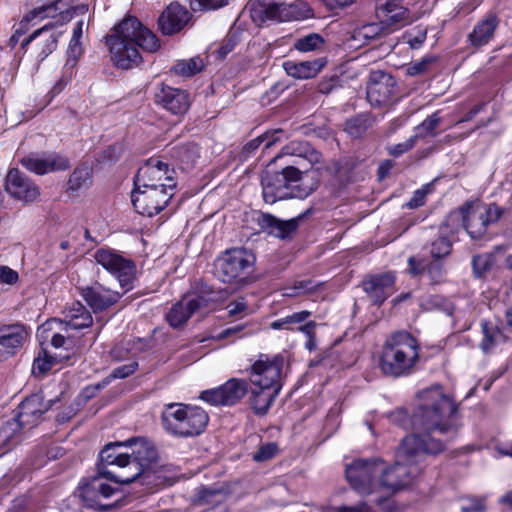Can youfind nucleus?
I'll return each mask as SVG.
<instances>
[{
  "instance_id": "a18cd8bd",
  "label": "nucleus",
  "mask_w": 512,
  "mask_h": 512,
  "mask_svg": "<svg viewBox=\"0 0 512 512\" xmlns=\"http://www.w3.org/2000/svg\"><path fill=\"white\" fill-rule=\"evenodd\" d=\"M498 25V17L490 13L478 22L472 32H494L498 28Z\"/></svg>"
},
{
  "instance_id": "423d86ee",
  "label": "nucleus",
  "mask_w": 512,
  "mask_h": 512,
  "mask_svg": "<svg viewBox=\"0 0 512 512\" xmlns=\"http://www.w3.org/2000/svg\"><path fill=\"white\" fill-rule=\"evenodd\" d=\"M161 419L164 430L180 438L200 435L209 421L208 414L201 407L183 403L166 405Z\"/></svg>"
},
{
  "instance_id": "052dcab7",
  "label": "nucleus",
  "mask_w": 512,
  "mask_h": 512,
  "mask_svg": "<svg viewBox=\"0 0 512 512\" xmlns=\"http://www.w3.org/2000/svg\"><path fill=\"white\" fill-rule=\"evenodd\" d=\"M409 272L413 276H419L422 274H426V267L423 262L417 261L414 257H410L408 259Z\"/></svg>"
},
{
  "instance_id": "bb28decb",
  "label": "nucleus",
  "mask_w": 512,
  "mask_h": 512,
  "mask_svg": "<svg viewBox=\"0 0 512 512\" xmlns=\"http://www.w3.org/2000/svg\"><path fill=\"white\" fill-rule=\"evenodd\" d=\"M82 297L94 312L103 311L115 304L120 294L101 285H95L82 289Z\"/></svg>"
},
{
  "instance_id": "f704fd0d",
  "label": "nucleus",
  "mask_w": 512,
  "mask_h": 512,
  "mask_svg": "<svg viewBox=\"0 0 512 512\" xmlns=\"http://www.w3.org/2000/svg\"><path fill=\"white\" fill-rule=\"evenodd\" d=\"M22 427L15 420L11 419L0 427V448H6L16 443L19 439V432Z\"/></svg>"
},
{
  "instance_id": "f3484780",
  "label": "nucleus",
  "mask_w": 512,
  "mask_h": 512,
  "mask_svg": "<svg viewBox=\"0 0 512 512\" xmlns=\"http://www.w3.org/2000/svg\"><path fill=\"white\" fill-rule=\"evenodd\" d=\"M173 194V191L165 188L135 186L132 204L139 214L152 217L165 208Z\"/></svg>"
},
{
  "instance_id": "a19ab883",
  "label": "nucleus",
  "mask_w": 512,
  "mask_h": 512,
  "mask_svg": "<svg viewBox=\"0 0 512 512\" xmlns=\"http://www.w3.org/2000/svg\"><path fill=\"white\" fill-rule=\"evenodd\" d=\"M472 265L476 275L481 277L491 269L493 265V255L488 253L476 255L473 257Z\"/></svg>"
},
{
  "instance_id": "5701e85b",
  "label": "nucleus",
  "mask_w": 512,
  "mask_h": 512,
  "mask_svg": "<svg viewBox=\"0 0 512 512\" xmlns=\"http://www.w3.org/2000/svg\"><path fill=\"white\" fill-rule=\"evenodd\" d=\"M155 101L175 115L186 113L191 103L186 91L164 84H161L156 92Z\"/></svg>"
},
{
  "instance_id": "f8f14e48",
  "label": "nucleus",
  "mask_w": 512,
  "mask_h": 512,
  "mask_svg": "<svg viewBox=\"0 0 512 512\" xmlns=\"http://www.w3.org/2000/svg\"><path fill=\"white\" fill-rule=\"evenodd\" d=\"M93 257L97 264L118 280L120 286L125 291L132 288L136 275V266L130 259L109 248L98 249Z\"/></svg>"
},
{
  "instance_id": "c9c22d12",
  "label": "nucleus",
  "mask_w": 512,
  "mask_h": 512,
  "mask_svg": "<svg viewBox=\"0 0 512 512\" xmlns=\"http://www.w3.org/2000/svg\"><path fill=\"white\" fill-rule=\"evenodd\" d=\"M91 184V168L87 165L76 168L68 181V187L72 191H78L89 187Z\"/></svg>"
},
{
  "instance_id": "de8ad7c7",
  "label": "nucleus",
  "mask_w": 512,
  "mask_h": 512,
  "mask_svg": "<svg viewBox=\"0 0 512 512\" xmlns=\"http://www.w3.org/2000/svg\"><path fill=\"white\" fill-rule=\"evenodd\" d=\"M430 190L431 184H428L423 188L416 190L411 199L405 204V206L409 209H415L424 205L425 198L427 194L430 192Z\"/></svg>"
},
{
  "instance_id": "393cba45",
  "label": "nucleus",
  "mask_w": 512,
  "mask_h": 512,
  "mask_svg": "<svg viewBox=\"0 0 512 512\" xmlns=\"http://www.w3.org/2000/svg\"><path fill=\"white\" fill-rule=\"evenodd\" d=\"M395 276L390 273H383L371 276L363 282L364 291L374 303L380 304L395 291Z\"/></svg>"
},
{
  "instance_id": "a878e982",
  "label": "nucleus",
  "mask_w": 512,
  "mask_h": 512,
  "mask_svg": "<svg viewBox=\"0 0 512 512\" xmlns=\"http://www.w3.org/2000/svg\"><path fill=\"white\" fill-rule=\"evenodd\" d=\"M28 332L22 325L7 327L0 335V361L13 356L27 340Z\"/></svg>"
},
{
  "instance_id": "864d4df0",
  "label": "nucleus",
  "mask_w": 512,
  "mask_h": 512,
  "mask_svg": "<svg viewBox=\"0 0 512 512\" xmlns=\"http://www.w3.org/2000/svg\"><path fill=\"white\" fill-rule=\"evenodd\" d=\"M19 279L18 273L8 266H0V283L14 285Z\"/></svg>"
},
{
  "instance_id": "4be33fe9",
  "label": "nucleus",
  "mask_w": 512,
  "mask_h": 512,
  "mask_svg": "<svg viewBox=\"0 0 512 512\" xmlns=\"http://www.w3.org/2000/svg\"><path fill=\"white\" fill-rule=\"evenodd\" d=\"M192 14L179 3H171L158 17L161 32H181L192 27Z\"/></svg>"
},
{
  "instance_id": "dca6fc26",
  "label": "nucleus",
  "mask_w": 512,
  "mask_h": 512,
  "mask_svg": "<svg viewBox=\"0 0 512 512\" xmlns=\"http://www.w3.org/2000/svg\"><path fill=\"white\" fill-rule=\"evenodd\" d=\"M284 362L285 358L281 354L272 358L261 355L251 367L250 382L252 386L272 387L280 390Z\"/></svg>"
},
{
  "instance_id": "20e7f679",
  "label": "nucleus",
  "mask_w": 512,
  "mask_h": 512,
  "mask_svg": "<svg viewBox=\"0 0 512 512\" xmlns=\"http://www.w3.org/2000/svg\"><path fill=\"white\" fill-rule=\"evenodd\" d=\"M419 360V345L408 332L390 334L383 346L379 361L385 375L399 377L410 374Z\"/></svg>"
},
{
  "instance_id": "72a5a7b5",
  "label": "nucleus",
  "mask_w": 512,
  "mask_h": 512,
  "mask_svg": "<svg viewBox=\"0 0 512 512\" xmlns=\"http://www.w3.org/2000/svg\"><path fill=\"white\" fill-rule=\"evenodd\" d=\"M449 225L450 222L447 221L441 227L442 234L430 244V255L436 261L446 258L452 251V241L444 235L447 232Z\"/></svg>"
},
{
  "instance_id": "b1692460",
  "label": "nucleus",
  "mask_w": 512,
  "mask_h": 512,
  "mask_svg": "<svg viewBox=\"0 0 512 512\" xmlns=\"http://www.w3.org/2000/svg\"><path fill=\"white\" fill-rule=\"evenodd\" d=\"M20 162L28 171L38 175L65 170L69 167L68 160L57 154H50L45 157L31 154L23 157Z\"/></svg>"
},
{
  "instance_id": "9d476101",
  "label": "nucleus",
  "mask_w": 512,
  "mask_h": 512,
  "mask_svg": "<svg viewBox=\"0 0 512 512\" xmlns=\"http://www.w3.org/2000/svg\"><path fill=\"white\" fill-rule=\"evenodd\" d=\"M93 318L90 312L80 303L73 302L63 312V319H52L47 321L41 329L38 330V336L42 333L58 328L60 332H55L51 343L55 348H60L65 343L66 337H71V330H79L91 326Z\"/></svg>"
},
{
  "instance_id": "3c124183",
  "label": "nucleus",
  "mask_w": 512,
  "mask_h": 512,
  "mask_svg": "<svg viewBox=\"0 0 512 512\" xmlns=\"http://www.w3.org/2000/svg\"><path fill=\"white\" fill-rule=\"evenodd\" d=\"M227 0H191L193 10H212L226 5Z\"/></svg>"
},
{
  "instance_id": "774afa93",
  "label": "nucleus",
  "mask_w": 512,
  "mask_h": 512,
  "mask_svg": "<svg viewBox=\"0 0 512 512\" xmlns=\"http://www.w3.org/2000/svg\"><path fill=\"white\" fill-rule=\"evenodd\" d=\"M265 138L266 136H258L257 138L251 140L250 142H248L245 147H244V150L247 151V152H253L254 150H256L261 144H263V142L265 141Z\"/></svg>"
},
{
  "instance_id": "4468645a",
  "label": "nucleus",
  "mask_w": 512,
  "mask_h": 512,
  "mask_svg": "<svg viewBox=\"0 0 512 512\" xmlns=\"http://www.w3.org/2000/svg\"><path fill=\"white\" fill-rule=\"evenodd\" d=\"M132 36V34H107L105 36L110 59L119 69H132L142 61Z\"/></svg>"
},
{
  "instance_id": "aec40b11",
  "label": "nucleus",
  "mask_w": 512,
  "mask_h": 512,
  "mask_svg": "<svg viewBox=\"0 0 512 512\" xmlns=\"http://www.w3.org/2000/svg\"><path fill=\"white\" fill-rule=\"evenodd\" d=\"M6 190L15 199L29 203L40 196L39 187L18 169H11L6 177Z\"/></svg>"
},
{
  "instance_id": "6ab92c4d",
  "label": "nucleus",
  "mask_w": 512,
  "mask_h": 512,
  "mask_svg": "<svg viewBox=\"0 0 512 512\" xmlns=\"http://www.w3.org/2000/svg\"><path fill=\"white\" fill-rule=\"evenodd\" d=\"M247 391L245 380L232 378L217 388L203 391L200 394V399L215 406H230L240 401Z\"/></svg>"
},
{
  "instance_id": "f03ea898",
  "label": "nucleus",
  "mask_w": 512,
  "mask_h": 512,
  "mask_svg": "<svg viewBox=\"0 0 512 512\" xmlns=\"http://www.w3.org/2000/svg\"><path fill=\"white\" fill-rule=\"evenodd\" d=\"M100 459L107 465L103 475L115 483L129 484L147 477L157 463L158 451L152 441L137 437L107 444L100 452Z\"/></svg>"
},
{
  "instance_id": "69168bd1",
  "label": "nucleus",
  "mask_w": 512,
  "mask_h": 512,
  "mask_svg": "<svg viewBox=\"0 0 512 512\" xmlns=\"http://www.w3.org/2000/svg\"><path fill=\"white\" fill-rule=\"evenodd\" d=\"M330 9H343L351 6L356 0H322Z\"/></svg>"
},
{
  "instance_id": "a211bd4d",
  "label": "nucleus",
  "mask_w": 512,
  "mask_h": 512,
  "mask_svg": "<svg viewBox=\"0 0 512 512\" xmlns=\"http://www.w3.org/2000/svg\"><path fill=\"white\" fill-rule=\"evenodd\" d=\"M100 461L102 460L100 459ZM106 468L107 465L101 462L98 468V475L92 477L79 487L80 497L91 508L103 507L101 500L111 497L115 492V489L106 482V480H114L102 473V470Z\"/></svg>"
},
{
  "instance_id": "6e6552de",
  "label": "nucleus",
  "mask_w": 512,
  "mask_h": 512,
  "mask_svg": "<svg viewBox=\"0 0 512 512\" xmlns=\"http://www.w3.org/2000/svg\"><path fill=\"white\" fill-rule=\"evenodd\" d=\"M501 217V210L495 205H487L479 201H468L458 211L450 213L448 222L462 219L463 227L472 239L482 238L490 224Z\"/></svg>"
},
{
  "instance_id": "c756f323",
  "label": "nucleus",
  "mask_w": 512,
  "mask_h": 512,
  "mask_svg": "<svg viewBox=\"0 0 512 512\" xmlns=\"http://www.w3.org/2000/svg\"><path fill=\"white\" fill-rule=\"evenodd\" d=\"M279 391L272 387L252 386L249 403L253 412L259 416L266 415Z\"/></svg>"
},
{
  "instance_id": "f257e3e1",
  "label": "nucleus",
  "mask_w": 512,
  "mask_h": 512,
  "mask_svg": "<svg viewBox=\"0 0 512 512\" xmlns=\"http://www.w3.org/2000/svg\"><path fill=\"white\" fill-rule=\"evenodd\" d=\"M418 397L413 423L422 432L405 437L397 450L395 465H384L378 479V489H385L387 493H394L408 485L418 473L416 468L408 469V465L418 463L425 455H436L444 450L443 440L433 437L431 433L454 435L458 430L456 404L442 387L435 385L424 389Z\"/></svg>"
},
{
  "instance_id": "4d7b16f0",
  "label": "nucleus",
  "mask_w": 512,
  "mask_h": 512,
  "mask_svg": "<svg viewBox=\"0 0 512 512\" xmlns=\"http://www.w3.org/2000/svg\"><path fill=\"white\" fill-rule=\"evenodd\" d=\"M236 43L237 39L235 36L226 37L222 45L217 50L218 57L224 58L228 53H230L234 49Z\"/></svg>"
},
{
  "instance_id": "0eeeda50",
  "label": "nucleus",
  "mask_w": 512,
  "mask_h": 512,
  "mask_svg": "<svg viewBox=\"0 0 512 512\" xmlns=\"http://www.w3.org/2000/svg\"><path fill=\"white\" fill-rule=\"evenodd\" d=\"M310 16L312 10L303 1L278 4L269 0H256L250 5V17L258 27L268 26L269 23L300 21Z\"/></svg>"
},
{
  "instance_id": "0e129e2a",
  "label": "nucleus",
  "mask_w": 512,
  "mask_h": 512,
  "mask_svg": "<svg viewBox=\"0 0 512 512\" xmlns=\"http://www.w3.org/2000/svg\"><path fill=\"white\" fill-rule=\"evenodd\" d=\"M228 312L231 315H236L243 312L246 309V303L243 298H239L227 306Z\"/></svg>"
},
{
  "instance_id": "9b49d317",
  "label": "nucleus",
  "mask_w": 512,
  "mask_h": 512,
  "mask_svg": "<svg viewBox=\"0 0 512 512\" xmlns=\"http://www.w3.org/2000/svg\"><path fill=\"white\" fill-rule=\"evenodd\" d=\"M217 294L209 286L201 285L196 291L185 295L166 315L169 324L177 328L183 325L193 313L208 308L217 301Z\"/></svg>"
},
{
  "instance_id": "338daca9",
  "label": "nucleus",
  "mask_w": 512,
  "mask_h": 512,
  "mask_svg": "<svg viewBox=\"0 0 512 512\" xmlns=\"http://www.w3.org/2000/svg\"><path fill=\"white\" fill-rule=\"evenodd\" d=\"M484 334L485 335L480 346L484 352H488L494 345V338L492 335L487 333L486 327H484Z\"/></svg>"
},
{
  "instance_id": "8fccbe9b",
  "label": "nucleus",
  "mask_w": 512,
  "mask_h": 512,
  "mask_svg": "<svg viewBox=\"0 0 512 512\" xmlns=\"http://www.w3.org/2000/svg\"><path fill=\"white\" fill-rule=\"evenodd\" d=\"M277 452V446L274 443L262 445L257 452L254 453L253 459L257 462H263L272 458Z\"/></svg>"
},
{
  "instance_id": "4c0bfd02",
  "label": "nucleus",
  "mask_w": 512,
  "mask_h": 512,
  "mask_svg": "<svg viewBox=\"0 0 512 512\" xmlns=\"http://www.w3.org/2000/svg\"><path fill=\"white\" fill-rule=\"evenodd\" d=\"M112 32H151L145 28L143 24L132 15H126L119 23H117Z\"/></svg>"
},
{
  "instance_id": "09e8293b",
  "label": "nucleus",
  "mask_w": 512,
  "mask_h": 512,
  "mask_svg": "<svg viewBox=\"0 0 512 512\" xmlns=\"http://www.w3.org/2000/svg\"><path fill=\"white\" fill-rule=\"evenodd\" d=\"M54 362L55 358L47 355L37 357L33 363V373L40 375L45 374L53 367Z\"/></svg>"
},
{
  "instance_id": "1a4fd4ad",
  "label": "nucleus",
  "mask_w": 512,
  "mask_h": 512,
  "mask_svg": "<svg viewBox=\"0 0 512 512\" xmlns=\"http://www.w3.org/2000/svg\"><path fill=\"white\" fill-rule=\"evenodd\" d=\"M255 256L243 248L225 251L215 261V274L226 283L246 284L253 273Z\"/></svg>"
},
{
  "instance_id": "7c9ffc66",
  "label": "nucleus",
  "mask_w": 512,
  "mask_h": 512,
  "mask_svg": "<svg viewBox=\"0 0 512 512\" xmlns=\"http://www.w3.org/2000/svg\"><path fill=\"white\" fill-rule=\"evenodd\" d=\"M401 0H378L376 15L384 25H392L404 20L407 10L400 5Z\"/></svg>"
},
{
  "instance_id": "bf43d9fd",
  "label": "nucleus",
  "mask_w": 512,
  "mask_h": 512,
  "mask_svg": "<svg viewBox=\"0 0 512 512\" xmlns=\"http://www.w3.org/2000/svg\"><path fill=\"white\" fill-rule=\"evenodd\" d=\"M462 512H484L483 499H468L467 504L462 506Z\"/></svg>"
},
{
  "instance_id": "412c9836",
  "label": "nucleus",
  "mask_w": 512,
  "mask_h": 512,
  "mask_svg": "<svg viewBox=\"0 0 512 512\" xmlns=\"http://www.w3.org/2000/svg\"><path fill=\"white\" fill-rule=\"evenodd\" d=\"M50 406V402H44L42 395L33 394L21 402L14 419L22 429H30L40 422L42 415L49 410Z\"/></svg>"
},
{
  "instance_id": "5fc2aeb1",
  "label": "nucleus",
  "mask_w": 512,
  "mask_h": 512,
  "mask_svg": "<svg viewBox=\"0 0 512 512\" xmlns=\"http://www.w3.org/2000/svg\"><path fill=\"white\" fill-rule=\"evenodd\" d=\"M432 62L431 58H423L420 61L410 64L407 68V74L416 76L426 71L428 65Z\"/></svg>"
},
{
  "instance_id": "603ef678",
  "label": "nucleus",
  "mask_w": 512,
  "mask_h": 512,
  "mask_svg": "<svg viewBox=\"0 0 512 512\" xmlns=\"http://www.w3.org/2000/svg\"><path fill=\"white\" fill-rule=\"evenodd\" d=\"M137 367H138V364L135 361H132L128 364L119 366L112 371V373L110 374V378H113V379L126 378V377L130 376L131 374H133L136 371Z\"/></svg>"
},
{
  "instance_id": "c03bdc74",
  "label": "nucleus",
  "mask_w": 512,
  "mask_h": 512,
  "mask_svg": "<svg viewBox=\"0 0 512 512\" xmlns=\"http://www.w3.org/2000/svg\"><path fill=\"white\" fill-rule=\"evenodd\" d=\"M419 138V134H414L413 136H411L409 139H407L406 141L402 142V143H398V144H393V145H390L388 146V152L390 155L392 156H395V157H398L402 154H404L405 152L409 151L410 149H412L417 140Z\"/></svg>"
},
{
  "instance_id": "ddd939ff",
  "label": "nucleus",
  "mask_w": 512,
  "mask_h": 512,
  "mask_svg": "<svg viewBox=\"0 0 512 512\" xmlns=\"http://www.w3.org/2000/svg\"><path fill=\"white\" fill-rule=\"evenodd\" d=\"M383 470L382 461L355 460L347 465L346 478L355 490L370 494L378 489V479Z\"/></svg>"
},
{
  "instance_id": "2eb2a0df",
  "label": "nucleus",
  "mask_w": 512,
  "mask_h": 512,
  "mask_svg": "<svg viewBox=\"0 0 512 512\" xmlns=\"http://www.w3.org/2000/svg\"><path fill=\"white\" fill-rule=\"evenodd\" d=\"M174 176V169H170L167 163L152 158L139 168L134 184L136 187L165 188L174 192Z\"/></svg>"
},
{
  "instance_id": "cd10ccee",
  "label": "nucleus",
  "mask_w": 512,
  "mask_h": 512,
  "mask_svg": "<svg viewBox=\"0 0 512 512\" xmlns=\"http://www.w3.org/2000/svg\"><path fill=\"white\" fill-rule=\"evenodd\" d=\"M283 156H293L298 160L294 161L295 164L301 165V162L307 161L311 166L321 162V154L316 151L309 143L303 141H292L285 145L281 152L273 159L282 158Z\"/></svg>"
},
{
  "instance_id": "58836bf2",
  "label": "nucleus",
  "mask_w": 512,
  "mask_h": 512,
  "mask_svg": "<svg viewBox=\"0 0 512 512\" xmlns=\"http://www.w3.org/2000/svg\"><path fill=\"white\" fill-rule=\"evenodd\" d=\"M324 45V39L320 34H306L295 43V48L301 52L319 50Z\"/></svg>"
},
{
  "instance_id": "49530a36",
  "label": "nucleus",
  "mask_w": 512,
  "mask_h": 512,
  "mask_svg": "<svg viewBox=\"0 0 512 512\" xmlns=\"http://www.w3.org/2000/svg\"><path fill=\"white\" fill-rule=\"evenodd\" d=\"M445 271L442 264L436 260L429 263L426 267V275L429 278L430 283L438 284L442 281Z\"/></svg>"
},
{
  "instance_id": "39448f33",
  "label": "nucleus",
  "mask_w": 512,
  "mask_h": 512,
  "mask_svg": "<svg viewBox=\"0 0 512 512\" xmlns=\"http://www.w3.org/2000/svg\"><path fill=\"white\" fill-rule=\"evenodd\" d=\"M300 175L301 170L292 165H287L282 171H274L272 163L268 164L261 177L264 201L274 204L284 199H303L309 196L316 189L317 184H299Z\"/></svg>"
},
{
  "instance_id": "79ce46f5",
  "label": "nucleus",
  "mask_w": 512,
  "mask_h": 512,
  "mask_svg": "<svg viewBox=\"0 0 512 512\" xmlns=\"http://www.w3.org/2000/svg\"><path fill=\"white\" fill-rule=\"evenodd\" d=\"M441 118L438 112L433 113L427 119H425L416 129L415 134H419V137H424L425 135L434 136L435 128L440 124Z\"/></svg>"
},
{
  "instance_id": "37998d69",
  "label": "nucleus",
  "mask_w": 512,
  "mask_h": 512,
  "mask_svg": "<svg viewBox=\"0 0 512 512\" xmlns=\"http://www.w3.org/2000/svg\"><path fill=\"white\" fill-rule=\"evenodd\" d=\"M314 289L315 286L311 281H299L293 286L284 288L282 295L285 297H296L304 293H310L314 291Z\"/></svg>"
},
{
  "instance_id": "680f3d73",
  "label": "nucleus",
  "mask_w": 512,
  "mask_h": 512,
  "mask_svg": "<svg viewBox=\"0 0 512 512\" xmlns=\"http://www.w3.org/2000/svg\"><path fill=\"white\" fill-rule=\"evenodd\" d=\"M282 133V130H274L272 132L262 134L261 136H266L265 141L263 142L264 149H269L277 142H280Z\"/></svg>"
},
{
  "instance_id": "6e6d98bb",
  "label": "nucleus",
  "mask_w": 512,
  "mask_h": 512,
  "mask_svg": "<svg viewBox=\"0 0 512 512\" xmlns=\"http://www.w3.org/2000/svg\"><path fill=\"white\" fill-rule=\"evenodd\" d=\"M81 35L82 34H73L68 47V53L70 57L77 59L82 54L81 47Z\"/></svg>"
},
{
  "instance_id": "13d9d810",
  "label": "nucleus",
  "mask_w": 512,
  "mask_h": 512,
  "mask_svg": "<svg viewBox=\"0 0 512 512\" xmlns=\"http://www.w3.org/2000/svg\"><path fill=\"white\" fill-rule=\"evenodd\" d=\"M311 315L310 311L303 310L300 312L293 313L285 317L286 323L288 327L293 324H300L307 320V318Z\"/></svg>"
},
{
  "instance_id": "2f4dec72",
  "label": "nucleus",
  "mask_w": 512,
  "mask_h": 512,
  "mask_svg": "<svg viewBox=\"0 0 512 512\" xmlns=\"http://www.w3.org/2000/svg\"><path fill=\"white\" fill-rule=\"evenodd\" d=\"M261 226L266 229L270 235L284 239L297 229L298 220L290 219L282 221L272 215L266 214L262 216Z\"/></svg>"
},
{
  "instance_id": "7ed1b4c3",
  "label": "nucleus",
  "mask_w": 512,
  "mask_h": 512,
  "mask_svg": "<svg viewBox=\"0 0 512 512\" xmlns=\"http://www.w3.org/2000/svg\"><path fill=\"white\" fill-rule=\"evenodd\" d=\"M88 5L81 4L72 8H67V3L64 0H54L48 4L37 7L27 14H25L20 22V30H28L31 27L39 24L41 21L50 18L51 20L45 23L34 32H47L49 30L61 27L63 24L72 21L74 18L75 23L72 32L88 31L89 23L86 22V13Z\"/></svg>"
},
{
  "instance_id": "473e14b6",
  "label": "nucleus",
  "mask_w": 512,
  "mask_h": 512,
  "mask_svg": "<svg viewBox=\"0 0 512 512\" xmlns=\"http://www.w3.org/2000/svg\"><path fill=\"white\" fill-rule=\"evenodd\" d=\"M205 62L200 56L177 61L171 71L181 77L189 78L203 70Z\"/></svg>"
},
{
  "instance_id": "e2e57ef3",
  "label": "nucleus",
  "mask_w": 512,
  "mask_h": 512,
  "mask_svg": "<svg viewBox=\"0 0 512 512\" xmlns=\"http://www.w3.org/2000/svg\"><path fill=\"white\" fill-rule=\"evenodd\" d=\"M493 34H468V40L474 46H482L488 43Z\"/></svg>"
},
{
  "instance_id": "ea45409f",
  "label": "nucleus",
  "mask_w": 512,
  "mask_h": 512,
  "mask_svg": "<svg viewBox=\"0 0 512 512\" xmlns=\"http://www.w3.org/2000/svg\"><path fill=\"white\" fill-rule=\"evenodd\" d=\"M369 126L370 119L365 115H360L348 120L345 125V130L350 136L357 138L361 136Z\"/></svg>"
},
{
  "instance_id": "e433bc0d",
  "label": "nucleus",
  "mask_w": 512,
  "mask_h": 512,
  "mask_svg": "<svg viewBox=\"0 0 512 512\" xmlns=\"http://www.w3.org/2000/svg\"><path fill=\"white\" fill-rule=\"evenodd\" d=\"M136 47H140L143 51L154 53L161 47V41L157 34H132Z\"/></svg>"
},
{
  "instance_id": "c85d7f7f",
  "label": "nucleus",
  "mask_w": 512,
  "mask_h": 512,
  "mask_svg": "<svg viewBox=\"0 0 512 512\" xmlns=\"http://www.w3.org/2000/svg\"><path fill=\"white\" fill-rule=\"evenodd\" d=\"M326 64L325 58L303 62L289 60L283 63V69L289 76L295 79L306 80L316 77Z\"/></svg>"
}]
</instances>
